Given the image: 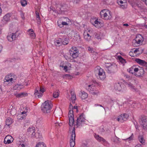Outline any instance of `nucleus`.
I'll return each instance as SVG.
<instances>
[{
	"mask_svg": "<svg viewBox=\"0 0 147 147\" xmlns=\"http://www.w3.org/2000/svg\"><path fill=\"white\" fill-rule=\"evenodd\" d=\"M51 107L52 105L51 102L49 100L45 101L42 104L41 106L42 111L45 113H50Z\"/></svg>",
	"mask_w": 147,
	"mask_h": 147,
	"instance_id": "1",
	"label": "nucleus"
},
{
	"mask_svg": "<svg viewBox=\"0 0 147 147\" xmlns=\"http://www.w3.org/2000/svg\"><path fill=\"white\" fill-rule=\"evenodd\" d=\"M16 79V76L14 75L12 76L10 74L6 76L4 80V84L10 86L11 85L13 82H15Z\"/></svg>",
	"mask_w": 147,
	"mask_h": 147,
	"instance_id": "2",
	"label": "nucleus"
},
{
	"mask_svg": "<svg viewBox=\"0 0 147 147\" xmlns=\"http://www.w3.org/2000/svg\"><path fill=\"white\" fill-rule=\"evenodd\" d=\"M105 65L107 72L109 73H113L117 71V67L115 63H106Z\"/></svg>",
	"mask_w": 147,
	"mask_h": 147,
	"instance_id": "3",
	"label": "nucleus"
},
{
	"mask_svg": "<svg viewBox=\"0 0 147 147\" xmlns=\"http://www.w3.org/2000/svg\"><path fill=\"white\" fill-rule=\"evenodd\" d=\"M100 17L102 19L108 20L111 18L110 11L107 9H104L100 11Z\"/></svg>",
	"mask_w": 147,
	"mask_h": 147,
	"instance_id": "4",
	"label": "nucleus"
},
{
	"mask_svg": "<svg viewBox=\"0 0 147 147\" xmlns=\"http://www.w3.org/2000/svg\"><path fill=\"white\" fill-rule=\"evenodd\" d=\"M45 91V89L44 87L40 86V88L38 87L37 89H36L35 90L34 94L35 97L36 98H40L42 95L43 93Z\"/></svg>",
	"mask_w": 147,
	"mask_h": 147,
	"instance_id": "5",
	"label": "nucleus"
},
{
	"mask_svg": "<svg viewBox=\"0 0 147 147\" xmlns=\"http://www.w3.org/2000/svg\"><path fill=\"white\" fill-rule=\"evenodd\" d=\"M95 73H97L98 76H97V78L101 80H104L106 77V76L105 73L103 72V69L100 68V69H98L95 71Z\"/></svg>",
	"mask_w": 147,
	"mask_h": 147,
	"instance_id": "6",
	"label": "nucleus"
},
{
	"mask_svg": "<svg viewBox=\"0 0 147 147\" xmlns=\"http://www.w3.org/2000/svg\"><path fill=\"white\" fill-rule=\"evenodd\" d=\"M69 53L71 56L73 58H76L79 55V51L78 49L75 47H72L69 50Z\"/></svg>",
	"mask_w": 147,
	"mask_h": 147,
	"instance_id": "7",
	"label": "nucleus"
},
{
	"mask_svg": "<svg viewBox=\"0 0 147 147\" xmlns=\"http://www.w3.org/2000/svg\"><path fill=\"white\" fill-rule=\"evenodd\" d=\"M18 32V31H17L15 33H12L8 35L7 36L8 40L10 42H12L16 40V38L19 36Z\"/></svg>",
	"mask_w": 147,
	"mask_h": 147,
	"instance_id": "8",
	"label": "nucleus"
},
{
	"mask_svg": "<svg viewBox=\"0 0 147 147\" xmlns=\"http://www.w3.org/2000/svg\"><path fill=\"white\" fill-rule=\"evenodd\" d=\"M71 138L70 140V145L71 147H74L75 145V138L76 137L75 128L74 127L72 131Z\"/></svg>",
	"mask_w": 147,
	"mask_h": 147,
	"instance_id": "9",
	"label": "nucleus"
},
{
	"mask_svg": "<svg viewBox=\"0 0 147 147\" xmlns=\"http://www.w3.org/2000/svg\"><path fill=\"white\" fill-rule=\"evenodd\" d=\"M35 128L34 127L31 126L28 129L27 132V134L31 135V137H36V135L38 134V133H35Z\"/></svg>",
	"mask_w": 147,
	"mask_h": 147,
	"instance_id": "10",
	"label": "nucleus"
},
{
	"mask_svg": "<svg viewBox=\"0 0 147 147\" xmlns=\"http://www.w3.org/2000/svg\"><path fill=\"white\" fill-rule=\"evenodd\" d=\"M128 117L129 116L127 114L124 113L119 116L117 118V120L118 121L123 122L124 121H126Z\"/></svg>",
	"mask_w": 147,
	"mask_h": 147,
	"instance_id": "11",
	"label": "nucleus"
},
{
	"mask_svg": "<svg viewBox=\"0 0 147 147\" xmlns=\"http://www.w3.org/2000/svg\"><path fill=\"white\" fill-rule=\"evenodd\" d=\"M141 125L145 130H147V118L146 117H142L141 119Z\"/></svg>",
	"mask_w": 147,
	"mask_h": 147,
	"instance_id": "12",
	"label": "nucleus"
},
{
	"mask_svg": "<svg viewBox=\"0 0 147 147\" xmlns=\"http://www.w3.org/2000/svg\"><path fill=\"white\" fill-rule=\"evenodd\" d=\"M94 137L98 142H101L102 144H104L105 145H106L107 144H108L107 141L102 137L100 136L99 135L95 134Z\"/></svg>",
	"mask_w": 147,
	"mask_h": 147,
	"instance_id": "13",
	"label": "nucleus"
},
{
	"mask_svg": "<svg viewBox=\"0 0 147 147\" xmlns=\"http://www.w3.org/2000/svg\"><path fill=\"white\" fill-rule=\"evenodd\" d=\"M90 21L93 25L98 28L100 27L102 24L100 22L98 21V20L96 18L91 19Z\"/></svg>",
	"mask_w": 147,
	"mask_h": 147,
	"instance_id": "14",
	"label": "nucleus"
},
{
	"mask_svg": "<svg viewBox=\"0 0 147 147\" xmlns=\"http://www.w3.org/2000/svg\"><path fill=\"white\" fill-rule=\"evenodd\" d=\"M11 14L7 13L3 17L1 20V22L3 24H6L10 21V18L11 17Z\"/></svg>",
	"mask_w": 147,
	"mask_h": 147,
	"instance_id": "15",
	"label": "nucleus"
},
{
	"mask_svg": "<svg viewBox=\"0 0 147 147\" xmlns=\"http://www.w3.org/2000/svg\"><path fill=\"white\" fill-rule=\"evenodd\" d=\"M117 3L123 9L127 7V4L126 0H117Z\"/></svg>",
	"mask_w": 147,
	"mask_h": 147,
	"instance_id": "16",
	"label": "nucleus"
},
{
	"mask_svg": "<svg viewBox=\"0 0 147 147\" xmlns=\"http://www.w3.org/2000/svg\"><path fill=\"white\" fill-rule=\"evenodd\" d=\"M144 41V38L141 34H138L136 36L135 41L138 44H140Z\"/></svg>",
	"mask_w": 147,
	"mask_h": 147,
	"instance_id": "17",
	"label": "nucleus"
},
{
	"mask_svg": "<svg viewBox=\"0 0 147 147\" xmlns=\"http://www.w3.org/2000/svg\"><path fill=\"white\" fill-rule=\"evenodd\" d=\"M85 119L83 116L82 114H81L77 118V120L76 124L78 126H80L81 124L84 122Z\"/></svg>",
	"mask_w": 147,
	"mask_h": 147,
	"instance_id": "18",
	"label": "nucleus"
},
{
	"mask_svg": "<svg viewBox=\"0 0 147 147\" xmlns=\"http://www.w3.org/2000/svg\"><path fill=\"white\" fill-rule=\"evenodd\" d=\"M144 73V70L143 68H138V71L136 72L135 75L138 77H142Z\"/></svg>",
	"mask_w": 147,
	"mask_h": 147,
	"instance_id": "19",
	"label": "nucleus"
},
{
	"mask_svg": "<svg viewBox=\"0 0 147 147\" xmlns=\"http://www.w3.org/2000/svg\"><path fill=\"white\" fill-rule=\"evenodd\" d=\"M92 86V85H88V87L89 88H90L91 86ZM94 87L93 86V88H92V87H91V88H89V89H90V91L92 94L93 95H98L99 94V91L97 90H96L94 89Z\"/></svg>",
	"mask_w": 147,
	"mask_h": 147,
	"instance_id": "20",
	"label": "nucleus"
},
{
	"mask_svg": "<svg viewBox=\"0 0 147 147\" xmlns=\"http://www.w3.org/2000/svg\"><path fill=\"white\" fill-rule=\"evenodd\" d=\"M138 66L136 65H134L129 69V72L135 75L136 72L138 70Z\"/></svg>",
	"mask_w": 147,
	"mask_h": 147,
	"instance_id": "21",
	"label": "nucleus"
},
{
	"mask_svg": "<svg viewBox=\"0 0 147 147\" xmlns=\"http://www.w3.org/2000/svg\"><path fill=\"white\" fill-rule=\"evenodd\" d=\"M135 61L137 63L141 65L145 66L147 64V63L145 61L139 58H135Z\"/></svg>",
	"mask_w": 147,
	"mask_h": 147,
	"instance_id": "22",
	"label": "nucleus"
},
{
	"mask_svg": "<svg viewBox=\"0 0 147 147\" xmlns=\"http://www.w3.org/2000/svg\"><path fill=\"white\" fill-rule=\"evenodd\" d=\"M83 35L84 38L86 41H89L91 40V36L87 31H84Z\"/></svg>",
	"mask_w": 147,
	"mask_h": 147,
	"instance_id": "23",
	"label": "nucleus"
},
{
	"mask_svg": "<svg viewBox=\"0 0 147 147\" xmlns=\"http://www.w3.org/2000/svg\"><path fill=\"white\" fill-rule=\"evenodd\" d=\"M79 96L81 97L82 99H85L88 97V95L85 92L82 91L79 93Z\"/></svg>",
	"mask_w": 147,
	"mask_h": 147,
	"instance_id": "24",
	"label": "nucleus"
},
{
	"mask_svg": "<svg viewBox=\"0 0 147 147\" xmlns=\"http://www.w3.org/2000/svg\"><path fill=\"white\" fill-rule=\"evenodd\" d=\"M70 94L71 95V99L72 100V102L73 103H74L75 102V100L76 99V94L73 91L70 92Z\"/></svg>",
	"mask_w": 147,
	"mask_h": 147,
	"instance_id": "25",
	"label": "nucleus"
},
{
	"mask_svg": "<svg viewBox=\"0 0 147 147\" xmlns=\"http://www.w3.org/2000/svg\"><path fill=\"white\" fill-rule=\"evenodd\" d=\"M24 86L22 84H17V85H15L14 86L13 89L14 90H19L22 88H24Z\"/></svg>",
	"mask_w": 147,
	"mask_h": 147,
	"instance_id": "26",
	"label": "nucleus"
},
{
	"mask_svg": "<svg viewBox=\"0 0 147 147\" xmlns=\"http://www.w3.org/2000/svg\"><path fill=\"white\" fill-rule=\"evenodd\" d=\"M125 85L128 87H129V88L133 91H136V88L133 85L129 82H126L125 83Z\"/></svg>",
	"mask_w": 147,
	"mask_h": 147,
	"instance_id": "27",
	"label": "nucleus"
},
{
	"mask_svg": "<svg viewBox=\"0 0 147 147\" xmlns=\"http://www.w3.org/2000/svg\"><path fill=\"white\" fill-rule=\"evenodd\" d=\"M114 87L116 90L120 91L121 90V85L119 83H115L114 85Z\"/></svg>",
	"mask_w": 147,
	"mask_h": 147,
	"instance_id": "28",
	"label": "nucleus"
},
{
	"mask_svg": "<svg viewBox=\"0 0 147 147\" xmlns=\"http://www.w3.org/2000/svg\"><path fill=\"white\" fill-rule=\"evenodd\" d=\"M65 20V21L64 22H62V27H63L64 25H67L69 22H70V20L67 18H64Z\"/></svg>",
	"mask_w": 147,
	"mask_h": 147,
	"instance_id": "29",
	"label": "nucleus"
},
{
	"mask_svg": "<svg viewBox=\"0 0 147 147\" xmlns=\"http://www.w3.org/2000/svg\"><path fill=\"white\" fill-rule=\"evenodd\" d=\"M12 119L10 117L7 118L6 120L5 123L6 125L9 126L12 123Z\"/></svg>",
	"mask_w": 147,
	"mask_h": 147,
	"instance_id": "30",
	"label": "nucleus"
},
{
	"mask_svg": "<svg viewBox=\"0 0 147 147\" xmlns=\"http://www.w3.org/2000/svg\"><path fill=\"white\" fill-rule=\"evenodd\" d=\"M69 117V124L70 126H72L74 124V117Z\"/></svg>",
	"mask_w": 147,
	"mask_h": 147,
	"instance_id": "31",
	"label": "nucleus"
},
{
	"mask_svg": "<svg viewBox=\"0 0 147 147\" xmlns=\"http://www.w3.org/2000/svg\"><path fill=\"white\" fill-rule=\"evenodd\" d=\"M59 94L58 90H56L54 91L53 94V96L55 98H57L59 96Z\"/></svg>",
	"mask_w": 147,
	"mask_h": 147,
	"instance_id": "32",
	"label": "nucleus"
},
{
	"mask_svg": "<svg viewBox=\"0 0 147 147\" xmlns=\"http://www.w3.org/2000/svg\"><path fill=\"white\" fill-rule=\"evenodd\" d=\"M29 31L30 36L32 37L33 38H34L35 36V34L33 30L32 29H30Z\"/></svg>",
	"mask_w": 147,
	"mask_h": 147,
	"instance_id": "33",
	"label": "nucleus"
},
{
	"mask_svg": "<svg viewBox=\"0 0 147 147\" xmlns=\"http://www.w3.org/2000/svg\"><path fill=\"white\" fill-rule=\"evenodd\" d=\"M138 139L140 142L142 144H144L145 140H144L143 137L142 136L139 137Z\"/></svg>",
	"mask_w": 147,
	"mask_h": 147,
	"instance_id": "34",
	"label": "nucleus"
},
{
	"mask_svg": "<svg viewBox=\"0 0 147 147\" xmlns=\"http://www.w3.org/2000/svg\"><path fill=\"white\" fill-rule=\"evenodd\" d=\"M119 138L117 137L116 136H115L112 139V141L114 142L115 143H118L119 142Z\"/></svg>",
	"mask_w": 147,
	"mask_h": 147,
	"instance_id": "35",
	"label": "nucleus"
},
{
	"mask_svg": "<svg viewBox=\"0 0 147 147\" xmlns=\"http://www.w3.org/2000/svg\"><path fill=\"white\" fill-rule=\"evenodd\" d=\"M21 3L23 6H25L27 4V2L26 0H20Z\"/></svg>",
	"mask_w": 147,
	"mask_h": 147,
	"instance_id": "36",
	"label": "nucleus"
},
{
	"mask_svg": "<svg viewBox=\"0 0 147 147\" xmlns=\"http://www.w3.org/2000/svg\"><path fill=\"white\" fill-rule=\"evenodd\" d=\"M118 58L120 62L123 63L125 62V60L123 59L121 56H118Z\"/></svg>",
	"mask_w": 147,
	"mask_h": 147,
	"instance_id": "37",
	"label": "nucleus"
},
{
	"mask_svg": "<svg viewBox=\"0 0 147 147\" xmlns=\"http://www.w3.org/2000/svg\"><path fill=\"white\" fill-rule=\"evenodd\" d=\"M73 113V110L72 109H70L68 117H74Z\"/></svg>",
	"mask_w": 147,
	"mask_h": 147,
	"instance_id": "38",
	"label": "nucleus"
},
{
	"mask_svg": "<svg viewBox=\"0 0 147 147\" xmlns=\"http://www.w3.org/2000/svg\"><path fill=\"white\" fill-rule=\"evenodd\" d=\"M73 113V110L72 109H70L68 117H74Z\"/></svg>",
	"mask_w": 147,
	"mask_h": 147,
	"instance_id": "39",
	"label": "nucleus"
},
{
	"mask_svg": "<svg viewBox=\"0 0 147 147\" xmlns=\"http://www.w3.org/2000/svg\"><path fill=\"white\" fill-rule=\"evenodd\" d=\"M5 140H9L11 141H12V142H13V139L12 138V137L10 136L9 135L7 136L5 138Z\"/></svg>",
	"mask_w": 147,
	"mask_h": 147,
	"instance_id": "40",
	"label": "nucleus"
},
{
	"mask_svg": "<svg viewBox=\"0 0 147 147\" xmlns=\"http://www.w3.org/2000/svg\"><path fill=\"white\" fill-rule=\"evenodd\" d=\"M55 45L57 46H59L61 44V43L59 40H57L55 42Z\"/></svg>",
	"mask_w": 147,
	"mask_h": 147,
	"instance_id": "41",
	"label": "nucleus"
},
{
	"mask_svg": "<svg viewBox=\"0 0 147 147\" xmlns=\"http://www.w3.org/2000/svg\"><path fill=\"white\" fill-rule=\"evenodd\" d=\"M11 141L9 140H5V139H4V142L5 144H9L11 143L12 141Z\"/></svg>",
	"mask_w": 147,
	"mask_h": 147,
	"instance_id": "42",
	"label": "nucleus"
},
{
	"mask_svg": "<svg viewBox=\"0 0 147 147\" xmlns=\"http://www.w3.org/2000/svg\"><path fill=\"white\" fill-rule=\"evenodd\" d=\"M62 43L64 45H66L68 43V41L67 40V39H65L62 41Z\"/></svg>",
	"mask_w": 147,
	"mask_h": 147,
	"instance_id": "43",
	"label": "nucleus"
},
{
	"mask_svg": "<svg viewBox=\"0 0 147 147\" xmlns=\"http://www.w3.org/2000/svg\"><path fill=\"white\" fill-rule=\"evenodd\" d=\"M57 24L60 28H62V22H61V20H59L58 21Z\"/></svg>",
	"mask_w": 147,
	"mask_h": 147,
	"instance_id": "44",
	"label": "nucleus"
},
{
	"mask_svg": "<svg viewBox=\"0 0 147 147\" xmlns=\"http://www.w3.org/2000/svg\"><path fill=\"white\" fill-rule=\"evenodd\" d=\"M43 145L41 143L39 142L36 144L35 147H43Z\"/></svg>",
	"mask_w": 147,
	"mask_h": 147,
	"instance_id": "45",
	"label": "nucleus"
},
{
	"mask_svg": "<svg viewBox=\"0 0 147 147\" xmlns=\"http://www.w3.org/2000/svg\"><path fill=\"white\" fill-rule=\"evenodd\" d=\"M134 135H133V134H132V135H131V136L129 137V138H127L126 139L127 140H129V141H130L131 140H132L133 139V138H134Z\"/></svg>",
	"mask_w": 147,
	"mask_h": 147,
	"instance_id": "46",
	"label": "nucleus"
},
{
	"mask_svg": "<svg viewBox=\"0 0 147 147\" xmlns=\"http://www.w3.org/2000/svg\"><path fill=\"white\" fill-rule=\"evenodd\" d=\"M20 93L22 97L26 96L28 95V94L27 93L25 92H21Z\"/></svg>",
	"mask_w": 147,
	"mask_h": 147,
	"instance_id": "47",
	"label": "nucleus"
},
{
	"mask_svg": "<svg viewBox=\"0 0 147 147\" xmlns=\"http://www.w3.org/2000/svg\"><path fill=\"white\" fill-rule=\"evenodd\" d=\"M35 13L36 18H40L39 13L37 11H36Z\"/></svg>",
	"mask_w": 147,
	"mask_h": 147,
	"instance_id": "48",
	"label": "nucleus"
},
{
	"mask_svg": "<svg viewBox=\"0 0 147 147\" xmlns=\"http://www.w3.org/2000/svg\"><path fill=\"white\" fill-rule=\"evenodd\" d=\"M16 96L18 98L22 97L20 93L17 94H15Z\"/></svg>",
	"mask_w": 147,
	"mask_h": 147,
	"instance_id": "49",
	"label": "nucleus"
},
{
	"mask_svg": "<svg viewBox=\"0 0 147 147\" xmlns=\"http://www.w3.org/2000/svg\"><path fill=\"white\" fill-rule=\"evenodd\" d=\"M26 112H25V111H24V112H22V113L21 115H22V114H24V117H21V118H20L19 119H22L23 118H24V117L26 116Z\"/></svg>",
	"mask_w": 147,
	"mask_h": 147,
	"instance_id": "50",
	"label": "nucleus"
},
{
	"mask_svg": "<svg viewBox=\"0 0 147 147\" xmlns=\"http://www.w3.org/2000/svg\"><path fill=\"white\" fill-rule=\"evenodd\" d=\"M88 50L89 51H91L92 53L94 52V51L92 50V49L90 47L88 48Z\"/></svg>",
	"mask_w": 147,
	"mask_h": 147,
	"instance_id": "51",
	"label": "nucleus"
},
{
	"mask_svg": "<svg viewBox=\"0 0 147 147\" xmlns=\"http://www.w3.org/2000/svg\"><path fill=\"white\" fill-rule=\"evenodd\" d=\"M36 20L37 21V23L38 24H40V18H36Z\"/></svg>",
	"mask_w": 147,
	"mask_h": 147,
	"instance_id": "52",
	"label": "nucleus"
},
{
	"mask_svg": "<svg viewBox=\"0 0 147 147\" xmlns=\"http://www.w3.org/2000/svg\"><path fill=\"white\" fill-rule=\"evenodd\" d=\"M76 109V111H77L78 110V107L77 106H74L73 107L72 109L73 110V109Z\"/></svg>",
	"mask_w": 147,
	"mask_h": 147,
	"instance_id": "53",
	"label": "nucleus"
},
{
	"mask_svg": "<svg viewBox=\"0 0 147 147\" xmlns=\"http://www.w3.org/2000/svg\"><path fill=\"white\" fill-rule=\"evenodd\" d=\"M94 106L95 107H97V106H99L100 107H103L101 105H99V104H95V105H94Z\"/></svg>",
	"mask_w": 147,
	"mask_h": 147,
	"instance_id": "54",
	"label": "nucleus"
},
{
	"mask_svg": "<svg viewBox=\"0 0 147 147\" xmlns=\"http://www.w3.org/2000/svg\"><path fill=\"white\" fill-rule=\"evenodd\" d=\"M80 0H74V2L76 3H78L80 1Z\"/></svg>",
	"mask_w": 147,
	"mask_h": 147,
	"instance_id": "55",
	"label": "nucleus"
},
{
	"mask_svg": "<svg viewBox=\"0 0 147 147\" xmlns=\"http://www.w3.org/2000/svg\"><path fill=\"white\" fill-rule=\"evenodd\" d=\"M129 55L131 56V57H134V55H133V52H130L129 53Z\"/></svg>",
	"mask_w": 147,
	"mask_h": 147,
	"instance_id": "56",
	"label": "nucleus"
},
{
	"mask_svg": "<svg viewBox=\"0 0 147 147\" xmlns=\"http://www.w3.org/2000/svg\"><path fill=\"white\" fill-rule=\"evenodd\" d=\"M67 67L66 66H65L64 67V69L65 71H67Z\"/></svg>",
	"mask_w": 147,
	"mask_h": 147,
	"instance_id": "57",
	"label": "nucleus"
},
{
	"mask_svg": "<svg viewBox=\"0 0 147 147\" xmlns=\"http://www.w3.org/2000/svg\"><path fill=\"white\" fill-rule=\"evenodd\" d=\"M73 107V106L72 105H71V104H70L69 106V109H72Z\"/></svg>",
	"mask_w": 147,
	"mask_h": 147,
	"instance_id": "58",
	"label": "nucleus"
},
{
	"mask_svg": "<svg viewBox=\"0 0 147 147\" xmlns=\"http://www.w3.org/2000/svg\"><path fill=\"white\" fill-rule=\"evenodd\" d=\"M20 146L22 147H26L25 144H20Z\"/></svg>",
	"mask_w": 147,
	"mask_h": 147,
	"instance_id": "59",
	"label": "nucleus"
},
{
	"mask_svg": "<svg viewBox=\"0 0 147 147\" xmlns=\"http://www.w3.org/2000/svg\"><path fill=\"white\" fill-rule=\"evenodd\" d=\"M3 47L2 45H0V52H1L2 49Z\"/></svg>",
	"mask_w": 147,
	"mask_h": 147,
	"instance_id": "60",
	"label": "nucleus"
},
{
	"mask_svg": "<svg viewBox=\"0 0 147 147\" xmlns=\"http://www.w3.org/2000/svg\"><path fill=\"white\" fill-rule=\"evenodd\" d=\"M129 26L128 24H123V26Z\"/></svg>",
	"mask_w": 147,
	"mask_h": 147,
	"instance_id": "61",
	"label": "nucleus"
},
{
	"mask_svg": "<svg viewBox=\"0 0 147 147\" xmlns=\"http://www.w3.org/2000/svg\"><path fill=\"white\" fill-rule=\"evenodd\" d=\"M139 51L138 50V49H136L134 51V53H136L137 52H138V51Z\"/></svg>",
	"mask_w": 147,
	"mask_h": 147,
	"instance_id": "62",
	"label": "nucleus"
},
{
	"mask_svg": "<svg viewBox=\"0 0 147 147\" xmlns=\"http://www.w3.org/2000/svg\"><path fill=\"white\" fill-rule=\"evenodd\" d=\"M65 76L67 77H68L70 76V75L68 74H66L65 75Z\"/></svg>",
	"mask_w": 147,
	"mask_h": 147,
	"instance_id": "63",
	"label": "nucleus"
},
{
	"mask_svg": "<svg viewBox=\"0 0 147 147\" xmlns=\"http://www.w3.org/2000/svg\"><path fill=\"white\" fill-rule=\"evenodd\" d=\"M145 3L147 5V0H145Z\"/></svg>",
	"mask_w": 147,
	"mask_h": 147,
	"instance_id": "64",
	"label": "nucleus"
}]
</instances>
